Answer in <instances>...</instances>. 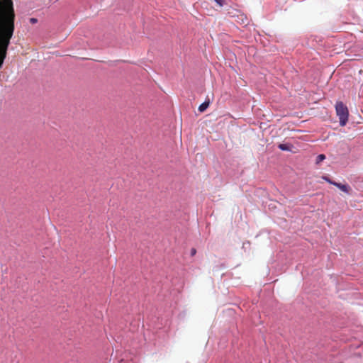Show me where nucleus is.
<instances>
[{"label": "nucleus", "instance_id": "20e7f679", "mask_svg": "<svg viewBox=\"0 0 363 363\" xmlns=\"http://www.w3.org/2000/svg\"><path fill=\"white\" fill-rule=\"evenodd\" d=\"M278 147L282 151H291L290 145L287 143L279 144Z\"/></svg>", "mask_w": 363, "mask_h": 363}, {"label": "nucleus", "instance_id": "1a4fd4ad", "mask_svg": "<svg viewBox=\"0 0 363 363\" xmlns=\"http://www.w3.org/2000/svg\"><path fill=\"white\" fill-rule=\"evenodd\" d=\"M196 250L194 248L191 249V255L193 256L196 254Z\"/></svg>", "mask_w": 363, "mask_h": 363}, {"label": "nucleus", "instance_id": "6e6552de", "mask_svg": "<svg viewBox=\"0 0 363 363\" xmlns=\"http://www.w3.org/2000/svg\"><path fill=\"white\" fill-rule=\"evenodd\" d=\"M29 21L32 23V24H35L38 22V19L35 18H30Z\"/></svg>", "mask_w": 363, "mask_h": 363}, {"label": "nucleus", "instance_id": "39448f33", "mask_svg": "<svg viewBox=\"0 0 363 363\" xmlns=\"http://www.w3.org/2000/svg\"><path fill=\"white\" fill-rule=\"evenodd\" d=\"M325 159V156L323 154L318 155L316 157V163L318 164Z\"/></svg>", "mask_w": 363, "mask_h": 363}, {"label": "nucleus", "instance_id": "f03ea898", "mask_svg": "<svg viewBox=\"0 0 363 363\" xmlns=\"http://www.w3.org/2000/svg\"><path fill=\"white\" fill-rule=\"evenodd\" d=\"M333 186H336L339 189H340L342 191L345 192L347 194H350L349 190L350 186L347 184H341L336 182L335 184H333Z\"/></svg>", "mask_w": 363, "mask_h": 363}, {"label": "nucleus", "instance_id": "423d86ee", "mask_svg": "<svg viewBox=\"0 0 363 363\" xmlns=\"http://www.w3.org/2000/svg\"><path fill=\"white\" fill-rule=\"evenodd\" d=\"M214 1L220 7H222L224 5V0H214Z\"/></svg>", "mask_w": 363, "mask_h": 363}, {"label": "nucleus", "instance_id": "0eeeda50", "mask_svg": "<svg viewBox=\"0 0 363 363\" xmlns=\"http://www.w3.org/2000/svg\"><path fill=\"white\" fill-rule=\"evenodd\" d=\"M323 179H324V180H325V182H327L328 183H329V184H332V185H333V184H335V183H336V182L332 181L331 179H329V178H328V177H323Z\"/></svg>", "mask_w": 363, "mask_h": 363}, {"label": "nucleus", "instance_id": "7ed1b4c3", "mask_svg": "<svg viewBox=\"0 0 363 363\" xmlns=\"http://www.w3.org/2000/svg\"><path fill=\"white\" fill-rule=\"evenodd\" d=\"M211 104V101L209 99H206L205 101H203L201 104L199 106V111L200 112H203L207 109V108Z\"/></svg>", "mask_w": 363, "mask_h": 363}, {"label": "nucleus", "instance_id": "f257e3e1", "mask_svg": "<svg viewBox=\"0 0 363 363\" xmlns=\"http://www.w3.org/2000/svg\"><path fill=\"white\" fill-rule=\"evenodd\" d=\"M337 116L340 126H345L348 121L349 111L347 107L342 102L337 101L335 105Z\"/></svg>", "mask_w": 363, "mask_h": 363}]
</instances>
